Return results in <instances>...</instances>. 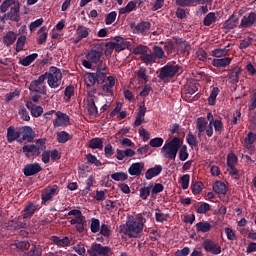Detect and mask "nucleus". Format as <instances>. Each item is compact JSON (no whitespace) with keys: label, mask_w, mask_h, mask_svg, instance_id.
<instances>
[{"label":"nucleus","mask_w":256,"mask_h":256,"mask_svg":"<svg viewBox=\"0 0 256 256\" xmlns=\"http://www.w3.org/2000/svg\"><path fill=\"white\" fill-rule=\"evenodd\" d=\"M213 229V225L207 221H200L196 223V231L197 233H209Z\"/></svg>","instance_id":"28"},{"label":"nucleus","mask_w":256,"mask_h":256,"mask_svg":"<svg viewBox=\"0 0 256 256\" xmlns=\"http://www.w3.org/2000/svg\"><path fill=\"white\" fill-rule=\"evenodd\" d=\"M21 135V130L15 129L14 126H9L7 128L6 139L9 143H14V141H18V143H21Z\"/></svg>","instance_id":"15"},{"label":"nucleus","mask_w":256,"mask_h":256,"mask_svg":"<svg viewBox=\"0 0 256 256\" xmlns=\"http://www.w3.org/2000/svg\"><path fill=\"white\" fill-rule=\"evenodd\" d=\"M140 59L145 65H153L155 63V55H153V52L145 53L144 55L140 56Z\"/></svg>","instance_id":"39"},{"label":"nucleus","mask_w":256,"mask_h":256,"mask_svg":"<svg viewBox=\"0 0 256 256\" xmlns=\"http://www.w3.org/2000/svg\"><path fill=\"white\" fill-rule=\"evenodd\" d=\"M21 4L17 3L15 6L10 8L8 13H5L2 17H0L1 23H5L6 21H14L15 23H19L21 21Z\"/></svg>","instance_id":"7"},{"label":"nucleus","mask_w":256,"mask_h":256,"mask_svg":"<svg viewBox=\"0 0 256 256\" xmlns=\"http://www.w3.org/2000/svg\"><path fill=\"white\" fill-rule=\"evenodd\" d=\"M163 171V166L161 165H155V167L149 168L145 173V179L147 181H151L153 177H159L161 175V172Z\"/></svg>","instance_id":"22"},{"label":"nucleus","mask_w":256,"mask_h":256,"mask_svg":"<svg viewBox=\"0 0 256 256\" xmlns=\"http://www.w3.org/2000/svg\"><path fill=\"white\" fill-rule=\"evenodd\" d=\"M3 229L6 231H17V221L9 220L8 222L4 223Z\"/></svg>","instance_id":"57"},{"label":"nucleus","mask_w":256,"mask_h":256,"mask_svg":"<svg viewBox=\"0 0 256 256\" xmlns=\"http://www.w3.org/2000/svg\"><path fill=\"white\" fill-rule=\"evenodd\" d=\"M216 21L217 16L215 15V12H210L204 17L203 25L205 27H211V25H213V23H215Z\"/></svg>","instance_id":"37"},{"label":"nucleus","mask_w":256,"mask_h":256,"mask_svg":"<svg viewBox=\"0 0 256 256\" xmlns=\"http://www.w3.org/2000/svg\"><path fill=\"white\" fill-rule=\"evenodd\" d=\"M101 229V221L97 218H92L90 224V230L92 233H99Z\"/></svg>","instance_id":"43"},{"label":"nucleus","mask_w":256,"mask_h":256,"mask_svg":"<svg viewBox=\"0 0 256 256\" xmlns=\"http://www.w3.org/2000/svg\"><path fill=\"white\" fill-rule=\"evenodd\" d=\"M39 211V204L28 202L21 211L22 219H31Z\"/></svg>","instance_id":"11"},{"label":"nucleus","mask_w":256,"mask_h":256,"mask_svg":"<svg viewBox=\"0 0 256 256\" xmlns=\"http://www.w3.org/2000/svg\"><path fill=\"white\" fill-rule=\"evenodd\" d=\"M134 55H140V57H143L145 53H149V47L145 45H138L133 49Z\"/></svg>","instance_id":"45"},{"label":"nucleus","mask_w":256,"mask_h":256,"mask_svg":"<svg viewBox=\"0 0 256 256\" xmlns=\"http://www.w3.org/2000/svg\"><path fill=\"white\" fill-rule=\"evenodd\" d=\"M239 159L237 158V156L234 153H230L227 156V165L228 167H236L237 163H238Z\"/></svg>","instance_id":"47"},{"label":"nucleus","mask_w":256,"mask_h":256,"mask_svg":"<svg viewBox=\"0 0 256 256\" xmlns=\"http://www.w3.org/2000/svg\"><path fill=\"white\" fill-rule=\"evenodd\" d=\"M86 160L90 163V165H95V167H101L103 163L97 159V156L89 153L86 155Z\"/></svg>","instance_id":"44"},{"label":"nucleus","mask_w":256,"mask_h":256,"mask_svg":"<svg viewBox=\"0 0 256 256\" xmlns=\"http://www.w3.org/2000/svg\"><path fill=\"white\" fill-rule=\"evenodd\" d=\"M115 19H117V12L112 11V12H110L106 15L105 24L106 25H113V23H115Z\"/></svg>","instance_id":"56"},{"label":"nucleus","mask_w":256,"mask_h":256,"mask_svg":"<svg viewBox=\"0 0 256 256\" xmlns=\"http://www.w3.org/2000/svg\"><path fill=\"white\" fill-rule=\"evenodd\" d=\"M202 247L207 253H211L212 255H221V246L219 243L211 239L204 240Z\"/></svg>","instance_id":"10"},{"label":"nucleus","mask_w":256,"mask_h":256,"mask_svg":"<svg viewBox=\"0 0 256 256\" xmlns=\"http://www.w3.org/2000/svg\"><path fill=\"white\" fill-rule=\"evenodd\" d=\"M153 55H154V59L157 61V59H163V57H165V52L163 51V48L159 47V46H154L153 48Z\"/></svg>","instance_id":"51"},{"label":"nucleus","mask_w":256,"mask_h":256,"mask_svg":"<svg viewBox=\"0 0 256 256\" xmlns=\"http://www.w3.org/2000/svg\"><path fill=\"white\" fill-rule=\"evenodd\" d=\"M73 250L78 253L80 256L87 255L85 250V245L83 243H78L76 246L73 247Z\"/></svg>","instance_id":"64"},{"label":"nucleus","mask_w":256,"mask_h":256,"mask_svg":"<svg viewBox=\"0 0 256 256\" xmlns=\"http://www.w3.org/2000/svg\"><path fill=\"white\" fill-rule=\"evenodd\" d=\"M100 234H102L103 237H111V226L102 224L100 226Z\"/></svg>","instance_id":"61"},{"label":"nucleus","mask_w":256,"mask_h":256,"mask_svg":"<svg viewBox=\"0 0 256 256\" xmlns=\"http://www.w3.org/2000/svg\"><path fill=\"white\" fill-rule=\"evenodd\" d=\"M212 189L218 195H227V185L223 181H217L213 184Z\"/></svg>","instance_id":"27"},{"label":"nucleus","mask_w":256,"mask_h":256,"mask_svg":"<svg viewBox=\"0 0 256 256\" xmlns=\"http://www.w3.org/2000/svg\"><path fill=\"white\" fill-rule=\"evenodd\" d=\"M180 69L181 66L175 64V62H168L164 67L159 69L158 78L164 81V83H167L169 79H173V77L179 73Z\"/></svg>","instance_id":"4"},{"label":"nucleus","mask_w":256,"mask_h":256,"mask_svg":"<svg viewBox=\"0 0 256 256\" xmlns=\"http://www.w3.org/2000/svg\"><path fill=\"white\" fill-rule=\"evenodd\" d=\"M191 189L193 195H199L203 191V182L192 181Z\"/></svg>","instance_id":"41"},{"label":"nucleus","mask_w":256,"mask_h":256,"mask_svg":"<svg viewBox=\"0 0 256 256\" xmlns=\"http://www.w3.org/2000/svg\"><path fill=\"white\" fill-rule=\"evenodd\" d=\"M51 241L54 245H57V247L64 248L71 245V238H69V236L63 238H60L59 236H51Z\"/></svg>","instance_id":"20"},{"label":"nucleus","mask_w":256,"mask_h":256,"mask_svg":"<svg viewBox=\"0 0 256 256\" xmlns=\"http://www.w3.org/2000/svg\"><path fill=\"white\" fill-rule=\"evenodd\" d=\"M55 195H59V186L57 184H54L52 186H48L47 188L42 190V205H45L47 201H51Z\"/></svg>","instance_id":"9"},{"label":"nucleus","mask_w":256,"mask_h":256,"mask_svg":"<svg viewBox=\"0 0 256 256\" xmlns=\"http://www.w3.org/2000/svg\"><path fill=\"white\" fill-rule=\"evenodd\" d=\"M89 33H91V29L85 26H78L76 29V38H74L75 45L81 43L83 39H87L89 37Z\"/></svg>","instance_id":"16"},{"label":"nucleus","mask_w":256,"mask_h":256,"mask_svg":"<svg viewBox=\"0 0 256 256\" xmlns=\"http://www.w3.org/2000/svg\"><path fill=\"white\" fill-rule=\"evenodd\" d=\"M46 141L47 139L45 138L37 139L35 144L24 145L22 151L23 153H26V155H28L27 153H31L33 157H39V155L47 149V146L45 145Z\"/></svg>","instance_id":"5"},{"label":"nucleus","mask_w":256,"mask_h":256,"mask_svg":"<svg viewBox=\"0 0 256 256\" xmlns=\"http://www.w3.org/2000/svg\"><path fill=\"white\" fill-rule=\"evenodd\" d=\"M165 142V140H163V138L161 137H156L153 138L149 141V145L150 147H154L156 149H159V147L163 146V143Z\"/></svg>","instance_id":"48"},{"label":"nucleus","mask_w":256,"mask_h":256,"mask_svg":"<svg viewBox=\"0 0 256 256\" xmlns=\"http://www.w3.org/2000/svg\"><path fill=\"white\" fill-rule=\"evenodd\" d=\"M73 139V136H71L66 131L57 132V141L58 143L65 144L67 141H71Z\"/></svg>","instance_id":"38"},{"label":"nucleus","mask_w":256,"mask_h":256,"mask_svg":"<svg viewBox=\"0 0 256 256\" xmlns=\"http://www.w3.org/2000/svg\"><path fill=\"white\" fill-rule=\"evenodd\" d=\"M221 93L219 87H214L208 97V105L214 106L217 103V96Z\"/></svg>","instance_id":"36"},{"label":"nucleus","mask_w":256,"mask_h":256,"mask_svg":"<svg viewBox=\"0 0 256 256\" xmlns=\"http://www.w3.org/2000/svg\"><path fill=\"white\" fill-rule=\"evenodd\" d=\"M200 0H176L175 4L178 7H195L197 5H201Z\"/></svg>","instance_id":"34"},{"label":"nucleus","mask_w":256,"mask_h":256,"mask_svg":"<svg viewBox=\"0 0 256 256\" xmlns=\"http://www.w3.org/2000/svg\"><path fill=\"white\" fill-rule=\"evenodd\" d=\"M131 28L133 29V33H135V35L146 36L149 33V31H151V22L142 21L137 25L132 24Z\"/></svg>","instance_id":"12"},{"label":"nucleus","mask_w":256,"mask_h":256,"mask_svg":"<svg viewBox=\"0 0 256 256\" xmlns=\"http://www.w3.org/2000/svg\"><path fill=\"white\" fill-rule=\"evenodd\" d=\"M111 179H113V181H127L129 179V175L125 172H116L111 174Z\"/></svg>","instance_id":"42"},{"label":"nucleus","mask_w":256,"mask_h":256,"mask_svg":"<svg viewBox=\"0 0 256 256\" xmlns=\"http://www.w3.org/2000/svg\"><path fill=\"white\" fill-rule=\"evenodd\" d=\"M181 145H183V140L179 137H174L170 142H166L161 148L163 157L175 161V159H177V153H179V149H181Z\"/></svg>","instance_id":"2"},{"label":"nucleus","mask_w":256,"mask_h":256,"mask_svg":"<svg viewBox=\"0 0 256 256\" xmlns=\"http://www.w3.org/2000/svg\"><path fill=\"white\" fill-rule=\"evenodd\" d=\"M212 125H213L214 130L216 131V133H223V131H225V127L223 125V121H221L219 119H215L212 122Z\"/></svg>","instance_id":"49"},{"label":"nucleus","mask_w":256,"mask_h":256,"mask_svg":"<svg viewBox=\"0 0 256 256\" xmlns=\"http://www.w3.org/2000/svg\"><path fill=\"white\" fill-rule=\"evenodd\" d=\"M37 57H39V54L37 53L30 54L20 59L19 65H22V67H29V65H31V63H33L37 59Z\"/></svg>","instance_id":"30"},{"label":"nucleus","mask_w":256,"mask_h":256,"mask_svg":"<svg viewBox=\"0 0 256 256\" xmlns=\"http://www.w3.org/2000/svg\"><path fill=\"white\" fill-rule=\"evenodd\" d=\"M232 59L229 57L221 58V59H214L212 61L213 67H227L231 65Z\"/></svg>","instance_id":"35"},{"label":"nucleus","mask_w":256,"mask_h":256,"mask_svg":"<svg viewBox=\"0 0 256 256\" xmlns=\"http://www.w3.org/2000/svg\"><path fill=\"white\" fill-rule=\"evenodd\" d=\"M237 23H239V18H235V15H232L226 21V27L227 29H235V27H237Z\"/></svg>","instance_id":"53"},{"label":"nucleus","mask_w":256,"mask_h":256,"mask_svg":"<svg viewBox=\"0 0 256 256\" xmlns=\"http://www.w3.org/2000/svg\"><path fill=\"white\" fill-rule=\"evenodd\" d=\"M149 195H151V187L146 186L140 189V198L143 201H147Z\"/></svg>","instance_id":"59"},{"label":"nucleus","mask_w":256,"mask_h":256,"mask_svg":"<svg viewBox=\"0 0 256 256\" xmlns=\"http://www.w3.org/2000/svg\"><path fill=\"white\" fill-rule=\"evenodd\" d=\"M171 217L170 214H165L163 212H156L155 213V219L157 223H165L169 218Z\"/></svg>","instance_id":"52"},{"label":"nucleus","mask_w":256,"mask_h":256,"mask_svg":"<svg viewBox=\"0 0 256 256\" xmlns=\"http://www.w3.org/2000/svg\"><path fill=\"white\" fill-rule=\"evenodd\" d=\"M84 81H85V85H86L87 89H89V88L93 87L95 85V83H97V77H96L95 73L88 72L84 76Z\"/></svg>","instance_id":"31"},{"label":"nucleus","mask_w":256,"mask_h":256,"mask_svg":"<svg viewBox=\"0 0 256 256\" xmlns=\"http://www.w3.org/2000/svg\"><path fill=\"white\" fill-rule=\"evenodd\" d=\"M88 113L89 115L97 116L99 114V110L97 109V105H95V100L90 99L88 101Z\"/></svg>","instance_id":"46"},{"label":"nucleus","mask_w":256,"mask_h":256,"mask_svg":"<svg viewBox=\"0 0 256 256\" xmlns=\"http://www.w3.org/2000/svg\"><path fill=\"white\" fill-rule=\"evenodd\" d=\"M111 43L114 46L116 53H121V51H125V49H128L129 46L131 45V42L130 43H122V44H117L115 42H111Z\"/></svg>","instance_id":"60"},{"label":"nucleus","mask_w":256,"mask_h":256,"mask_svg":"<svg viewBox=\"0 0 256 256\" xmlns=\"http://www.w3.org/2000/svg\"><path fill=\"white\" fill-rule=\"evenodd\" d=\"M45 81V76H43V74L40 75L38 79L33 80L28 87L30 94L33 95V93H38L39 95H47Z\"/></svg>","instance_id":"6"},{"label":"nucleus","mask_w":256,"mask_h":256,"mask_svg":"<svg viewBox=\"0 0 256 256\" xmlns=\"http://www.w3.org/2000/svg\"><path fill=\"white\" fill-rule=\"evenodd\" d=\"M244 141L246 143V147L249 149V147H251V145H253L256 141L255 133L250 132Z\"/></svg>","instance_id":"63"},{"label":"nucleus","mask_w":256,"mask_h":256,"mask_svg":"<svg viewBox=\"0 0 256 256\" xmlns=\"http://www.w3.org/2000/svg\"><path fill=\"white\" fill-rule=\"evenodd\" d=\"M41 171H43V167H41L39 163L27 164L22 170L25 177H33V175H37V173H41Z\"/></svg>","instance_id":"14"},{"label":"nucleus","mask_w":256,"mask_h":256,"mask_svg":"<svg viewBox=\"0 0 256 256\" xmlns=\"http://www.w3.org/2000/svg\"><path fill=\"white\" fill-rule=\"evenodd\" d=\"M136 77L140 85H147L149 81V76L147 75V68L140 67L139 70L136 71Z\"/></svg>","instance_id":"25"},{"label":"nucleus","mask_w":256,"mask_h":256,"mask_svg":"<svg viewBox=\"0 0 256 256\" xmlns=\"http://www.w3.org/2000/svg\"><path fill=\"white\" fill-rule=\"evenodd\" d=\"M144 167H145V165L141 162L133 163L129 167L128 173H129V175L139 177L141 175V173L143 172Z\"/></svg>","instance_id":"24"},{"label":"nucleus","mask_w":256,"mask_h":256,"mask_svg":"<svg viewBox=\"0 0 256 256\" xmlns=\"http://www.w3.org/2000/svg\"><path fill=\"white\" fill-rule=\"evenodd\" d=\"M43 255V250L41 249V246L32 245V248L28 252L27 256H41Z\"/></svg>","instance_id":"55"},{"label":"nucleus","mask_w":256,"mask_h":256,"mask_svg":"<svg viewBox=\"0 0 256 256\" xmlns=\"http://www.w3.org/2000/svg\"><path fill=\"white\" fill-rule=\"evenodd\" d=\"M151 191V195H157L159 193H163V191H165V186H163V184L161 183H155L152 186V189H150Z\"/></svg>","instance_id":"54"},{"label":"nucleus","mask_w":256,"mask_h":256,"mask_svg":"<svg viewBox=\"0 0 256 256\" xmlns=\"http://www.w3.org/2000/svg\"><path fill=\"white\" fill-rule=\"evenodd\" d=\"M89 149H100L103 150V138H92L88 142Z\"/></svg>","instance_id":"33"},{"label":"nucleus","mask_w":256,"mask_h":256,"mask_svg":"<svg viewBox=\"0 0 256 256\" xmlns=\"http://www.w3.org/2000/svg\"><path fill=\"white\" fill-rule=\"evenodd\" d=\"M147 219L143 216L129 218L125 225H120V233L128 235L130 238H137L143 232Z\"/></svg>","instance_id":"1"},{"label":"nucleus","mask_w":256,"mask_h":256,"mask_svg":"<svg viewBox=\"0 0 256 256\" xmlns=\"http://www.w3.org/2000/svg\"><path fill=\"white\" fill-rule=\"evenodd\" d=\"M17 41V34L13 31H8L3 37V43L6 47H11Z\"/></svg>","instance_id":"29"},{"label":"nucleus","mask_w":256,"mask_h":256,"mask_svg":"<svg viewBox=\"0 0 256 256\" xmlns=\"http://www.w3.org/2000/svg\"><path fill=\"white\" fill-rule=\"evenodd\" d=\"M47 80L48 86L51 89H58L61 87V81H63V73H61V69L51 66L48 72L42 74Z\"/></svg>","instance_id":"3"},{"label":"nucleus","mask_w":256,"mask_h":256,"mask_svg":"<svg viewBox=\"0 0 256 256\" xmlns=\"http://www.w3.org/2000/svg\"><path fill=\"white\" fill-rule=\"evenodd\" d=\"M27 42V36L21 35L16 42V53H21L23 48L25 47V43Z\"/></svg>","instance_id":"40"},{"label":"nucleus","mask_w":256,"mask_h":256,"mask_svg":"<svg viewBox=\"0 0 256 256\" xmlns=\"http://www.w3.org/2000/svg\"><path fill=\"white\" fill-rule=\"evenodd\" d=\"M207 119H205L204 117H199L196 121V127L198 130V136L201 137V133H205L206 129H207Z\"/></svg>","instance_id":"32"},{"label":"nucleus","mask_w":256,"mask_h":256,"mask_svg":"<svg viewBox=\"0 0 256 256\" xmlns=\"http://www.w3.org/2000/svg\"><path fill=\"white\" fill-rule=\"evenodd\" d=\"M94 74L96 75V83H98V85H103V83H105V79H107V64L101 61L96 68V73Z\"/></svg>","instance_id":"13"},{"label":"nucleus","mask_w":256,"mask_h":256,"mask_svg":"<svg viewBox=\"0 0 256 256\" xmlns=\"http://www.w3.org/2000/svg\"><path fill=\"white\" fill-rule=\"evenodd\" d=\"M22 135V141H27L28 143H31L33 139H35V132L33 131V128L31 126H23L20 129Z\"/></svg>","instance_id":"19"},{"label":"nucleus","mask_w":256,"mask_h":256,"mask_svg":"<svg viewBox=\"0 0 256 256\" xmlns=\"http://www.w3.org/2000/svg\"><path fill=\"white\" fill-rule=\"evenodd\" d=\"M26 108L30 111L32 117H41L43 115V107L35 105L33 102L28 101L26 103Z\"/></svg>","instance_id":"21"},{"label":"nucleus","mask_w":256,"mask_h":256,"mask_svg":"<svg viewBox=\"0 0 256 256\" xmlns=\"http://www.w3.org/2000/svg\"><path fill=\"white\" fill-rule=\"evenodd\" d=\"M88 255L90 256H111L113 255V250L109 246H103L101 244L94 243L87 250Z\"/></svg>","instance_id":"8"},{"label":"nucleus","mask_w":256,"mask_h":256,"mask_svg":"<svg viewBox=\"0 0 256 256\" xmlns=\"http://www.w3.org/2000/svg\"><path fill=\"white\" fill-rule=\"evenodd\" d=\"M180 161H187L189 159V152L187 151V145H184L179 150Z\"/></svg>","instance_id":"58"},{"label":"nucleus","mask_w":256,"mask_h":256,"mask_svg":"<svg viewBox=\"0 0 256 256\" xmlns=\"http://www.w3.org/2000/svg\"><path fill=\"white\" fill-rule=\"evenodd\" d=\"M181 187L182 189H189V181H191V175L189 174H184L181 178Z\"/></svg>","instance_id":"62"},{"label":"nucleus","mask_w":256,"mask_h":256,"mask_svg":"<svg viewBox=\"0 0 256 256\" xmlns=\"http://www.w3.org/2000/svg\"><path fill=\"white\" fill-rule=\"evenodd\" d=\"M86 59L88 61H91V63H94L97 65L99 61H101V51L91 49L87 54H86Z\"/></svg>","instance_id":"26"},{"label":"nucleus","mask_w":256,"mask_h":256,"mask_svg":"<svg viewBox=\"0 0 256 256\" xmlns=\"http://www.w3.org/2000/svg\"><path fill=\"white\" fill-rule=\"evenodd\" d=\"M229 53L227 48H218L212 51L213 57H217L218 59L221 57H225Z\"/></svg>","instance_id":"50"},{"label":"nucleus","mask_w":256,"mask_h":256,"mask_svg":"<svg viewBox=\"0 0 256 256\" xmlns=\"http://www.w3.org/2000/svg\"><path fill=\"white\" fill-rule=\"evenodd\" d=\"M256 21V13L250 12L248 16H243L241 19L240 27L242 29H249V27H253Z\"/></svg>","instance_id":"18"},{"label":"nucleus","mask_w":256,"mask_h":256,"mask_svg":"<svg viewBox=\"0 0 256 256\" xmlns=\"http://www.w3.org/2000/svg\"><path fill=\"white\" fill-rule=\"evenodd\" d=\"M56 119L53 121L54 127H65L70 121L69 115L58 111L56 112Z\"/></svg>","instance_id":"17"},{"label":"nucleus","mask_w":256,"mask_h":256,"mask_svg":"<svg viewBox=\"0 0 256 256\" xmlns=\"http://www.w3.org/2000/svg\"><path fill=\"white\" fill-rule=\"evenodd\" d=\"M241 67L236 66L229 70L228 72V79L232 85H236V83H239V75H241Z\"/></svg>","instance_id":"23"}]
</instances>
